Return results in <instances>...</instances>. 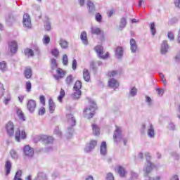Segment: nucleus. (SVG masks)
Here are the masks:
<instances>
[{"label":"nucleus","mask_w":180,"mask_h":180,"mask_svg":"<svg viewBox=\"0 0 180 180\" xmlns=\"http://www.w3.org/2000/svg\"><path fill=\"white\" fill-rule=\"evenodd\" d=\"M89 103L90 105L86 107L83 112L84 117L86 119H92L94 115H95V110H96V103L95 101L90 100Z\"/></svg>","instance_id":"obj_1"},{"label":"nucleus","mask_w":180,"mask_h":180,"mask_svg":"<svg viewBox=\"0 0 180 180\" xmlns=\"http://www.w3.org/2000/svg\"><path fill=\"white\" fill-rule=\"evenodd\" d=\"M67 120H68V129L67 133L69 134V137H71L72 136V134L74 133V126L77 124V120H75V117L72 114H68L66 115Z\"/></svg>","instance_id":"obj_2"},{"label":"nucleus","mask_w":180,"mask_h":180,"mask_svg":"<svg viewBox=\"0 0 180 180\" xmlns=\"http://www.w3.org/2000/svg\"><path fill=\"white\" fill-rule=\"evenodd\" d=\"M146 158V164L145 165L143 171L144 172L145 176H147L148 174H150L151 171H153V168L155 167V165L153 164L150 160H151V155L149 153H145Z\"/></svg>","instance_id":"obj_3"},{"label":"nucleus","mask_w":180,"mask_h":180,"mask_svg":"<svg viewBox=\"0 0 180 180\" xmlns=\"http://www.w3.org/2000/svg\"><path fill=\"white\" fill-rule=\"evenodd\" d=\"M113 139L117 143H119L123 140L124 146H126L127 143V139H123V136L122 135V129H120L119 127H116V129L113 134Z\"/></svg>","instance_id":"obj_4"},{"label":"nucleus","mask_w":180,"mask_h":180,"mask_svg":"<svg viewBox=\"0 0 180 180\" xmlns=\"http://www.w3.org/2000/svg\"><path fill=\"white\" fill-rule=\"evenodd\" d=\"M22 25L25 29H30L32 27V19L30 15L25 13L22 18Z\"/></svg>","instance_id":"obj_5"},{"label":"nucleus","mask_w":180,"mask_h":180,"mask_svg":"<svg viewBox=\"0 0 180 180\" xmlns=\"http://www.w3.org/2000/svg\"><path fill=\"white\" fill-rule=\"evenodd\" d=\"M95 51L97 53L98 57L100 58H103V60H105V58H108L109 57V53L107 52L105 55H103V47L102 46L98 45L94 48Z\"/></svg>","instance_id":"obj_6"},{"label":"nucleus","mask_w":180,"mask_h":180,"mask_svg":"<svg viewBox=\"0 0 180 180\" xmlns=\"http://www.w3.org/2000/svg\"><path fill=\"white\" fill-rule=\"evenodd\" d=\"M6 130L7 131V134L10 137H12V136H14L15 134V125L13 124V122L11 121L8 122L6 124Z\"/></svg>","instance_id":"obj_7"},{"label":"nucleus","mask_w":180,"mask_h":180,"mask_svg":"<svg viewBox=\"0 0 180 180\" xmlns=\"http://www.w3.org/2000/svg\"><path fill=\"white\" fill-rule=\"evenodd\" d=\"M20 139H22V140H25V139H26V131L24 130L20 131V129H18L15 131V139L19 143L20 141Z\"/></svg>","instance_id":"obj_8"},{"label":"nucleus","mask_w":180,"mask_h":180,"mask_svg":"<svg viewBox=\"0 0 180 180\" xmlns=\"http://www.w3.org/2000/svg\"><path fill=\"white\" fill-rule=\"evenodd\" d=\"M36 106V101L32 99L28 100L27 103V109L29 110V112H30V113H33V112H34Z\"/></svg>","instance_id":"obj_9"},{"label":"nucleus","mask_w":180,"mask_h":180,"mask_svg":"<svg viewBox=\"0 0 180 180\" xmlns=\"http://www.w3.org/2000/svg\"><path fill=\"white\" fill-rule=\"evenodd\" d=\"M23 151L26 157L32 158L34 155V150H33V148H31L29 145L24 147Z\"/></svg>","instance_id":"obj_10"},{"label":"nucleus","mask_w":180,"mask_h":180,"mask_svg":"<svg viewBox=\"0 0 180 180\" xmlns=\"http://www.w3.org/2000/svg\"><path fill=\"white\" fill-rule=\"evenodd\" d=\"M40 141L44 143V144H53V141L54 139L51 136H49L47 135H41L40 136Z\"/></svg>","instance_id":"obj_11"},{"label":"nucleus","mask_w":180,"mask_h":180,"mask_svg":"<svg viewBox=\"0 0 180 180\" xmlns=\"http://www.w3.org/2000/svg\"><path fill=\"white\" fill-rule=\"evenodd\" d=\"M8 49L10 50V53H11V56H13V54H15L18 51V43L15 41L9 42Z\"/></svg>","instance_id":"obj_12"},{"label":"nucleus","mask_w":180,"mask_h":180,"mask_svg":"<svg viewBox=\"0 0 180 180\" xmlns=\"http://www.w3.org/2000/svg\"><path fill=\"white\" fill-rule=\"evenodd\" d=\"M86 5L89 9V13L90 15H94V13L96 12V8H95V4H94V2L89 0L87 1Z\"/></svg>","instance_id":"obj_13"},{"label":"nucleus","mask_w":180,"mask_h":180,"mask_svg":"<svg viewBox=\"0 0 180 180\" xmlns=\"http://www.w3.org/2000/svg\"><path fill=\"white\" fill-rule=\"evenodd\" d=\"M148 136L150 139H154L155 136V131L154 130V126L150 122L149 123V127H148Z\"/></svg>","instance_id":"obj_14"},{"label":"nucleus","mask_w":180,"mask_h":180,"mask_svg":"<svg viewBox=\"0 0 180 180\" xmlns=\"http://www.w3.org/2000/svg\"><path fill=\"white\" fill-rule=\"evenodd\" d=\"M168 49H169L168 42L165 40L163 41L160 48L161 54H166V53H168Z\"/></svg>","instance_id":"obj_15"},{"label":"nucleus","mask_w":180,"mask_h":180,"mask_svg":"<svg viewBox=\"0 0 180 180\" xmlns=\"http://www.w3.org/2000/svg\"><path fill=\"white\" fill-rule=\"evenodd\" d=\"M108 85H109L110 88L116 89V88H119V82H117V80L112 78L108 81Z\"/></svg>","instance_id":"obj_16"},{"label":"nucleus","mask_w":180,"mask_h":180,"mask_svg":"<svg viewBox=\"0 0 180 180\" xmlns=\"http://www.w3.org/2000/svg\"><path fill=\"white\" fill-rule=\"evenodd\" d=\"M130 50L131 53H136L137 51V43L134 39L130 40Z\"/></svg>","instance_id":"obj_17"},{"label":"nucleus","mask_w":180,"mask_h":180,"mask_svg":"<svg viewBox=\"0 0 180 180\" xmlns=\"http://www.w3.org/2000/svg\"><path fill=\"white\" fill-rule=\"evenodd\" d=\"M44 27L45 30L47 32H50L51 30V23L50 22V20L49 19V17H45V20H44Z\"/></svg>","instance_id":"obj_18"},{"label":"nucleus","mask_w":180,"mask_h":180,"mask_svg":"<svg viewBox=\"0 0 180 180\" xmlns=\"http://www.w3.org/2000/svg\"><path fill=\"white\" fill-rule=\"evenodd\" d=\"M56 73L58 74V76H55V79L57 80L60 79V78H64V76L65 75V72H64V70L61 68L57 69Z\"/></svg>","instance_id":"obj_19"},{"label":"nucleus","mask_w":180,"mask_h":180,"mask_svg":"<svg viewBox=\"0 0 180 180\" xmlns=\"http://www.w3.org/2000/svg\"><path fill=\"white\" fill-rule=\"evenodd\" d=\"M6 175L8 176L11 174V169H12V163L11 161L7 160L5 164Z\"/></svg>","instance_id":"obj_20"},{"label":"nucleus","mask_w":180,"mask_h":180,"mask_svg":"<svg viewBox=\"0 0 180 180\" xmlns=\"http://www.w3.org/2000/svg\"><path fill=\"white\" fill-rule=\"evenodd\" d=\"M83 78L86 82H89V81H91V75L89 71H88L86 69H84L83 70Z\"/></svg>","instance_id":"obj_21"},{"label":"nucleus","mask_w":180,"mask_h":180,"mask_svg":"<svg viewBox=\"0 0 180 180\" xmlns=\"http://www.w3.org/2000/svg\"><path fill=\"white\" fill-rule=\"evenodd\" d=\"M127 25V20L126 19V18L122 17L120 20V22L119 25L120 30H123L124 27H126Z\"/></svg>","instance_id":"obj_22"},{"label":"nucleus","mask_w":180,"mask_h":180,"mask_svg":"<svg viewBox=\"0 0 180 180\" xmlns=\"http://www.w3.org/2000/svg\"><path fill=\"white\" fill-rule=\"evenodd\" d=\"M80 39H81L83 44H85V46H87V44H88V37H86V32L85 31H83L81 33Z\"/></svg>","instance_id":"obj_23"},{"label":"nucleus","mask_w":180,"mask_h":180,"mask_svg":"<svg viewBox=\"0 0 180 180\" xmlns=\"http://www.w3.org/2000/svg\"><path fill=\"white\" fill-rule=\"evenodd\" d=\"M115 56L117 57V58H122V57H123V47H117L115 49Z\"/></svg>","instance_id":"obj_24"},{"label":"nucleus","mask_w":180,"mask_h":180,"mask_svg":"<svg viewBox=\"0 0 180 180\" xmlns=\"http://www.w3.org/2000/svg\"><path fill=\"white\" fill-rule=\"evenodd\" d=\"M49 106L50 113H53L56 109V104L54 103V101L51 98H49Z\"/></svg>","instance_id":"obj_25"},{"label":"nucleus","mask_w":180,"mask_h":180,"mask_svg":"<svg viewBox=\"0 0 180 180\" xmlns=\"http://www.w3.org/2000/svg\"><path fill=\"white\" fill-rule=\"evenodd\" d=\"M106 142L103 141L101 143V145L100 146V151H101V155H106Z\"/></svg>","instance_id":"obj_26"},{"label":"nucleus","mask_w":180,"mask_h":180,"mask_svg":"<svg viewBox=\"0 0 180 180\" xmlns=\"http://www.w3.org/2000/svg\"><path fill=\"white\" fill-rule=\"evenodd\" d=\"M0 70L1 72H6L8 71V64L5 60L0 62Z\"/></svg>","instance_id":"obj_27"},{"label":"nucleus","mask_w":180,"mask_h":180,"mask_svg":"<svg viewBox=\"0 0 180 180\" xmlns=\"http://www.w3.org/2000/svg\"><path fill=\"white\" fill-rule=\"evenodd\" d=\"M117 172L121 178H124L126 176V169H124L123 167L119 166L117 167Z\"/></svg>","instance_id":"obj_28"},{"label":"nucleus","mask_w":180,"mask_h":180,"mask_svg":"<svg viewBox=\"0 0 180 180\" xmlns=\"http://www.w3.org/2000/svg\"><path fill=\"white\" fill-rule=\"evenodd\" d=\"M59 44L61 47V49H63L64 50H66V49H68V41L64 40V39H60L59 41Z\"/></svg>","instance_id":"obj_29"},{"label":"nucleus","mask_w":180,"mask_h":180,"mask_svg":"<svg viewBox=\"0 0 180 180\" xmlns=\"http://www.w3.org/2000/svg\"><path fill=\"white\" fill-rule=\"evenodd\" d=\"M17 116L19 117L20 120H22V122H25V115H23V112L20 108H17L16 111Z\"/></svg>","instance_id":"obj_30"},{"label":"nucleus","mask_w":180,"mask_h":180,"mask_svg":"<svg viewBox=\"0 0 180 180\" xmlns=\"http://www.w3.org/2000/svg\"><path fill=\"white\" fill-rule=\"evenodd\" d=\"M24 75H25V78H27V79L32 78V69L25 68Z\"/></svg>","instance_id":"obj_31"},{"label":"nucleus","mask_w":180,"mask_h":180,"mask_svg":"<svg viewBox=\"0 0 180 180\" xmlns=\"http://www.w3.org/2000/svg\"><path fill=\"white\" fill-rule=\"evenodd\" d=\"M93 134L95 136H99L100 129L96 126V124H92Z\"/></svg>","instance_id":"obj_32"},{"label":"nucleus","mask_w":180,"mask_h":180,"mask_svg":"<svg viewBox=\"0 0 180 180\" xmlns=\"http://www.w3.org/2000/svg\"><path fill=\"white\" fill-rule=\"evenodd\" d=\"M25 55L27 56V57H33L34 56V53L33 52V50L30 49H27L25 50Z\"/></svg>","instance_id":"obj_33"},{"label":"nucleus","mask_w":180,"mask_h":180,"mask_svg":"<svg viewBox=\"0 0 180 180\" xmlns=\"http://www.w3.org/2000/svg\"><path fill=\"white\" fill-rule=\"evenodd\" d=\"M82 87V83L81 81H77L74 85V89L75 91H79L81 88Z\"/></svg>","instance_id":"obj_34"},{"label":"nucleus","mask_w":180,"mask_h":180,"mask_svg":"<svg viewBox=\"0 0 180 180\" xmlns=\"http://www.w3.org/2000/svg\"><path fill=\"white\" fill-rule=\"evenodd\" d=\"M65 96V91L64 89H61L60 91V95L58 97V101L60 102H63V98Z\"/></svg>","instance_id":"obj_35"},{"label":"nucleus","mask_w":180,"mask_h":180,"mask_svg":"<svg viewBox=\"0 0 180 180\" xmlns=\"http://www.w3.org/2000/svg\"><path fill=\"white\" fill-rule=\"evenodd\" d=\"M130 179L131 180H136V179H139V174L136 173V172L134 171H131L130 172Z\"/></svg>","instance_id":"obj_36"},{"label":"nucleus","mask_w":180,"mask_h":180,"mask_svg":"<svg viewBox=\"0 0 180 180\" xmlns=\"http://www.w3.org/2000/svg\"><path fill=\"white\" fill-rule=\"evenodd\" d=\"M51 70H56L57 68V60L56 58L51 59Z\"/></svg>","instance_id":"obj_37"},{"label":"nucleus","mask_w":180,"mask_h":180,"mask_svg":"<svg viewBox=\"0 0 180 180\" xmlns=\"http://www.w3.org/2000/svg\"><path fill=\"white\" fill-rule=\"evenodd\" d=\"M73 81H74V78L72 77V75H70L65 79V82H66L67 85H71V84H72Z\"/></svg>","instance_id":"obj_38"},{"label":"nucleus","mask_w":180,"mask_h":180,"mask_svg":"<svg viewBox=\"0 0 180 180\" xmlns=\"http://www.w3.org/2000/svg\"><path fill=\"white\" fill-rule=\"evenodd\" d=\"M11 99L12 96H11V94H8L6 96L4 97V103L8 105L9 102H11Z\"/></svg>","instance_id":"obj_39"},{"label":"nucleus","mask_w":180,"mask_h":180,"mask_svg":"<svg viewBox=\"0 0 180 180\" xmlns=\"http://www.w3.org/2000/svg\"><path fill=\"white\" fill-rule=\"evenodd\" d=\"M51 54L53 56V57H56V58H58V56H60V51H58V49H53L51 50Z\"/></svg>","instance_id":"obj_40"},{"label":"nucleus","mask_w":180,"mask_h":180,"mask_svg":"<svg viewBox=\"0 0 180 180\" xmlns=\"http://www.w3.org/2000/svg\"><path fill=\"white\" fill-rule=\"evenodd\" d=\"M137 95V89L136 87H132L129 91L130 96H136Z\"/></svg>","instance_id":"obj_41"},{"label":"nucleus","mask_w":180,"mask_h":180,"mask_svg":"<svg viewBox=\"0 0 180 180\" xmlns=\"http://www.w3.org/2000/svg\"><path fill=\"white\" fill-rule=\"evenodd\" d=\"M10 154H11V156L14 159V160H18V153L16 152V150H11L10 151Z\"/></svg>","instance_id":"obj_42"},{"label":"nucleus","mask_w":180,"mask_h":180,"mask_svg":"<svg viewBox=\"0 0 180 180\" xmlns=\"http://www.w3.org/2000/svg\"><path fill=\"white\" fill-rule=\"evenodd\" d=\"M17 19L15 16L11 15L6 18V22L8 23H14V22H16Z\"/></svg>","instance_id":"obj_43"},{"label":"nucleus","mask_w":180,"mask_h":180,"mask_svg":"<svg viewBox=\"0 0 180 180\" xmlns=\"http://www.w3.org/2000/svg\"><path fill=\"white\" fill-rule=\"evenodd\" d=\"M91 33L92 34H99L101 33V29L95 27H91Z\"/></svg>","instance_id":"obj_44"},{"label":"nucleus","mask_w":180,"mask_h":180,"mask_svg":"<svg viewBox=\"0 0 180 180\" xmlns=\"http://www.w3.org/2000/svg\"><path fill=\"white\" fill-rule=\"evenodd\" d=\"M76 92L74 93L73 99H79L81 96V90H75Z\"/></svg>","instance_id":"obj_45"},{"label":"nucleus","mask_w":180,"mask_h":180,"mask_svg":"<svg viewBox=\"0 0 180 180\" xmlns=\"http://www.w3.org/2000/svg\"><path fill=\"white\" fill-rule=\"evenodd\" d=\"M93 150H94V146H91V145H89V143L86 144L84 148L85 153H90V151Z\"/></svg>","instance_id":"obj_46"},{"label":"nucleus","mask_w":180,"mask_h":180,"mask_svg":"<svg viewBox=\"0 0 180 180\" xmlns=\"http://www.w3.org/2000/svg\"><path fill=\"white\" fill-rule=\"evenodd\" d=\"M22 176V170H18L16 173L15 175L14 176L13 180H16V179H21Z\"/></svg>","instance_id":"obj_47"},{"label":"nucleus","mask_w":180,"mask_h":180,"mask_svg":"<svg viewBox=\"0 0 180 180\" xmlns=\"http://www.w3.org/2000/svg\"><path fill=\"white\" fill-rule=\"evenodd\" d=\"M150 32L153 34V36H154L155 34V23L152 22L150 24Z\"/></svg>","instance_id":"obj_48"},{"label":"nucleus","mask_w":180,"mask_h":180,"mask_svg":"<svg viewBox=\"0 0 180 180\" xmlns=\"http://www.w3.org/2000/svg\"><path fill=\"white\" fill-rule=\"evenodd\" d=\"M43 43L44 44H49V43H50V37L44 35L43 39Z\"/></svg>","instance_id":"obj_49"},{"label":"nucleus","mask_w":180,"mask_h":180,"mask_svg":"<svg viewBox=\"0 0 180 180\" xmlns=\"http://www.w3.org/2000/svg\"><path fill=\"white\" fill-rule=\"evenodd\" d=\"M96 22H102V15L101 13H97L95 15Z\"/></svg>","instance_id":"obj_50"},{"label":"nucleus","mask_w":180,"mask_h":180,"mask_svg":"<svg viewBox=\"0 0 180 180\" xmlns=\"http://www.w3.org/2000/svg\"><path fill=\"white\" fill-rule=\"evenodd\" d=\"M63 65H67L68 64V56L67 55H63Z\"/></svg>","instance_id":"obj_51"},{"label":"nucleus","mask_w":180,"mask_h":180,"mask_svg":"<svg viewBox=\"0 0 180 180\" xmlns=\"http://www.w3.org/2000/svg\"><path fill=\"white\" fill-rule=\"evenodd\" d=\"M4 92H5V88H4V84L0 83V98L4 96Z\"/></svg>","instance_id":"obj_52"},{"label":"nucleus","mask_w":180,"mask_h":180,"mask_svg":"<svg viewBox=\"0 0 180 180\" xmlns=\"http://www.w3.org/2000/svg\"><path fill=\"white\" fill-rule=\"evenodd\" d=\"M27 91L30 92L32 91V83L30 82H26Z\"/></svg>","instance_id":"obj_53"},{"label":"nucleus","mask_w":180,"mask_h":180,"mask_svg":"<svg viewBox=\"0 0 180 180\" xmlns=\"http://www.w3.org/2000/svg\"><path fill=\"white\" fill-rule=\"evenodd\" d=\"M106 180H115V177L111 172L107 174Z\"/></svg>","instance_id":"obj_54"},{"label":"nucleus","mask_w":180,"mask_h":180,"mask_svg":"<svg viewBox=\"0 0 180 180\" xmlns=\"http://www.w3.org/2000/svg\"><path fill=\"white\" fill-rule=\"evenodd\" d=\"M108 77H115V75H117V71L116 70H112L111 72H109L108 74Z\"/></svg>","instance_id":"obj_55"},{"label":"nucleus","mask_w":180,"mask_h":180,"mask_svg":"<svg viewBox=\"0 0 180 180\" xmlns=\"http://www.w3.org/2000/svg\"><path fill=\"white\" fill-rule=\"evenodd\" d=\"M97 144H98V141H96L95 140L90 141V143H89V145H90L91 147H93V149H94L95 147H96Z\"/></svg>","instance_id":"obj_56"},{"label":"nucleus","mask_w":180,"mask_h":180,"mask_svg":"<svg viewBox=\"0 0 180 180\" xmlns=\"http://www.w3.org/2000/svg\"><path fill=\"white\" fill-rule=\"evenodd\" d=\"M167 37L168 39H169V40H174V33H172V32H169L167 34Z\"/></svg>","instance_id":"obj_57"},{"label":"nucleus","mask_w":180,"mask_h":180,"mask_svg":"<svg viewBox=\"0 0 180 180\" xmlns=\"http://www.w3.org/2000/svg\"><path fill=\"white\" fill-rule=\"evenodd\" d=\"M156 91L158 92V95H160V96H162V95H164V89H157Z\"/></svg>","instance_id":"obj_58"},{"label":"nucleus","mask_w":180,"mask_h":180,"mask_svg":"<svg viewBox=\"0 0 180 180\" xmlns=\"http://www.w3.org/2000/svg\"><path fill=\"white\" fill-rule=\"evenodd\" d=\"M39 100L41 104L46 105V98H44V96H40Z\"/></svg>","instance_id":"obj_59"},{"label":"nucleus","mask_w":180,"mask_h":180,"mask_svg":"<svg viewBox=\"0 0 180 180\" xmlns=\"http://www.w3.org/2000/svg\"><path fill=\"white\" fill-rule=\"evenodd\" d=\"M72 68L74 70H77V60H75V59H74L72 61Z\"/></svg>","instance_id":"obj_60"},{"label":"nucleus","mask_w":180,"mask_h":180,"mask_svg":"<svg viewBox=\"0 0 180 180\" xmlns=\"http://www.w3.org/2000/svg\"><path fill=\"white\" fill-rule=\"evenodd\" d=\"M172 157H174V160H179V155L176 153V152L172 153Z\"/></svg>","instance_id":"obj_61"},{"label":"nucleus","mask_w":180,"mask_h":180,"mask_svg":"<svg viewBox=\"0 0 180 180\" xmlns=\"http://www.w3.org/2000/svg\"><path fill=\"white\" fill-rule=\"evenodd\" d=\"M90 68H92V70H96V63L94 61H91L90 63Z\"/></svg>","instance_id":"obj_62"},{"label":"nucleus","mask_w":180,"mask_h":180,"mask_svg":"<svg viewBox=\"0 0 180 180\" xmlns=\"http://www.w3.org/2000/svg\"><path fill=\"white\" fill-rule=\"evenodd\" d=\"M168 129L169 130H175V124L174 123L169 124Z\"/></svg>","instance_id":"obj_63"},{"label":"nucleus","mask_w":180,"mask_h":180,"mask_svg":"<svg viewBox=\"0 0 180 180\" xmlns=\"http://www.w3.org/2000/svg\"><path fill=\"white\" fill-rule=\"evenodd\" d=\"M174 5H175L176 8H180V0H175Z\"/></svg>","instance_id":"obj_64"}]
</instances>
